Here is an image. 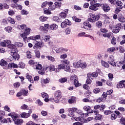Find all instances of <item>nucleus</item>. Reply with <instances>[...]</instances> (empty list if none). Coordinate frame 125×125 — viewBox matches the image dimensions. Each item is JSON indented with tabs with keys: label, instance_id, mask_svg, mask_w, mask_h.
Returning <instances> with one entry per match:
<instances>
[{
	"label": "nucleus",
	"instance_id": "1",
	"mask_svg": "<svg viewBox=\"0 0 125 125\" xmlns=\"http://www.w3.org/2000/svg\"><path fill=\"white\" fill-rule=\"evenodd\" d=\"M8 52L11 54V56L8 58L10 61H13V60H18L20 58L19 55L17 53L18 52V49L16 47L11 48L9 47Z\"/></svg>",
	"mask_w": 125,
	"mask_h": 125
},
{
	"label": "nucleus",
	"instance_id": "2",
	"mask_svg": "<svg viewBox=\"0 0 125 125\" xmlns=\"http://www.w3.org/2000/svg\"><path fill=\"white\" fill-rule=\"evenodd\" d=\"M69 64H70V62L68 60L66 59L62 60L61 61V64L58 65V68L59 70H64L65 72L70 73V72H71L70 66L66 65H69Z\"/></svg>",
	"mask_w": 125,
	"mask_h": 125
},
{
	"label": "nucleus",
	"instance_id": "3",
	"mask_svg": "<svg viewBox=\"0 0 125 125\" xmlns=\"http://www.w3.org/2000/svg\"><path fill=\"white\" fill-rule=\"evenodd\" d=\"M100 18V16L97 15L91 14L90 15V18L87 19L89 22H91L92 23H94L96 21H98Z\"/></svg>",
	"mask_w": 125,
	"mask_h": 125
},
{
	"label": "nucleus",
	"instance_id": "4",
	"mask_svg": "<svg viewBox=\"0 0 125 125\" xmlns=\"http://www.w3.org/2000/svg\"><path fill=\"white\" fill-rule=\"evenodd\" d=\"M73 66L75 68H86L87 64L85 62L83 63V61H79L77 62H74Z\"/></svg>",
	"mask_w": 125,
	"mask_h": 125
},
{
	"label": "nucleus",
	"instance_id": "5",
	"mask_svg": "<svg viewBox=\"0 0 125 125\" xmlns=\"http://www.w3.org/2000/svg\"><path fill=\"white\" fill-rule=\"evenodd\" d=\"M0 45L4 47H6V46L9 47H14V45L11 44V42L9 40L4 41V42L0 43Z\"/></svg>",
	"mask_w": 125,
	"mask_h": 125
},
{
	"label": "nucleus",
	"instance_id": "6",
	"mask_svg": "<svg viewBox=\"0 0 125 125\" xmlns=\"http://www.w3.org/2000/svg\"><path fill=\"white\" fill-rule=\"evenodd\" d=\"M54 97L55 99V102L56 103H59V100H60L61 97H62L61 96V91H56L55 92Z\"/></svg>",
	"mask_w": 125,
	"mask_h": 125
},
{
	"label": "nucleus",
	"instance_id": "7",
	"mask_svg": "<svg viewBox=\"0 0 125 125\" xmlns=\"http://www.w3.org/2000/svg\"><path fill=\"white\" fill-rule=\"evenodd\" d=\"M53 52H56L57 53H61V52H65V51H68V49L63 47H55L53 50Z\"/></svg>",
	"mask_w": 125,
	"mask_h": 125
},
{
	"label": "nucleus",
	"instance_id": "8",
	"mask_svg": "<svg viewBox=\"0 0 125 125\" xmlns=\"http://www.w3.org/2000/svg\"><path fill=\"white\" fill-rule=\"evenodd\" d=\"M121 29H122V23H118L115 26V28L113 30L112 32L114 34H118Z\"/></svg>",
	"mask_w": 125,
	"mask_h": 125
},
{
	"label": "nucleus",
	"instance_id": "9",
	"mask_svg": "<svg viewBox=\"0 0 125 125\" xmlns=\"http://www.w3.org/2000/svg\"><path fill=\"white\" fill-rule=\"evenodd\" d=\"M0 65L3 68L6 70L8 69V64H7V62L5 61L4 59H1L0 61Z\"/></svg>",
	"mask_w": 125,
	"mask_h": 125
},
{
	"label": "nucleus",
	"instance_id": "10",
	"mask_svg": "<svg viewBox=\"0 0 125 125\" xmlns=\"http://www.w3.org/2000/svg\"><path fill=\"white\" fill-rule=\"evenodd\" d=\"M46 69H48L50 72H53V71H55L56 73L59 72V68L58 67V69H55V66L52 64H50L47 67H46Z\"/></svg>",
	"mask_w": 125,
	"mask_h": 125
},
{
	"label": "nucleus",
	"instance_id": "11",
	"mask_svg": "<svg viewBox=\"0 0 125 125\" xmlns=\"http://www.w3.org/2000/svg\"><path fill=\"white\" fill-rule=\"evenodd\" d=\"M67 25H71V22L68 19H65L64 21L61 23V26L62 28H65L67 27Z\"/></svg>",
	"mask_w": 125,
	"mask_h": 125
},
{
	"label": "nucleus",
	"instance_id": "12",
	"mask_svg": "<svg viewBox=\"0 0 125 125\" xmlns=\"http://www.w3.org/2000/svg\"><path fill=\"white\" fill-rule=\"evenodd\" d=\"M100 6V3H96L93 5H92L89 6V9L91 10H94V11H96V10H98V7Z\"/></svg>",
	"mask_w": 125,
	"mask_h": 125
},
{
	"label": "nucleus",
	"instance_id": "13",
	"mask_svg": "<svg viewBox=\"0 0 125 125\" xmlns=\"http://www.w3.org/2000/svg\"><path fill=\"white\" fill-rule=\"evenodd\" d=\"M97 78L98 77V73L97 72H94L93 73L90 72L87 74V78L90 79V78Z\"/></svg>",
	"mask_w": 125,
	"mask_h": 125
},
{
	"label": "nucleus",
	"instance_id": "14",
	"mask_svg": "<svg viewBox=\"0 0 125 125\" xmlns=\"http://www.w3.org/2000/svg\"><path fill=\"white\" fill-rule=\"evenodd\" d=\"M8 116H9L10 117H11L12 119H13V121H15V120H16L18 117H19V115L14 112H12L10 113H9L8 114Z\"/></svg>",
	"mask_w": 125,
	"mask_h": 125
},
{
	"label": "nucleus",
	"instance_id": "15",
	"mask_svg": "<svg viewBox=\"0 0 125 125\" xmlns=\"http://www.w3.org/2000/svg\"><path fill=\"white\" fill-rule=\"evenodd\" d=\"M33 67L36 70H42V66L41 64H40V63L36 62L34 63Z\"/></svg>",
	"mask_w": 125,
	"mask_h": 125
},
{
	"label": "nucleus",
	"instance_id": "16",
	"mask_svg": "<svg viewBox=\"0 0 125 125\" xmlns=\"http://www.w3.org/2000/svg\"><path fill=\"white\" fill-rule=\"evenodd\" d=\"M77 113L78 114L80 115V117H81V118H86V117L88 116V113H83L80 111H78Z\"/></svg>",
	"mask_w": 125,
	"mask_h": 125
},
{
	"label": "nucleus",
	"instance_id": "17",
	"mask_svg": "<svg viewBox=\"0 0 125 125\" xmlns=\"http://www.w3.org/2000/svg\"><path fill=\"white\" fill-rule=\"evenodd\" d=\"M110 9H111V8H110L108 5L105 4L103 5V10L104 12H108V11H110Z\"/></svg>",
	"mask_w": 125,
	"mask_h": 125
},
{
	"label": "nucleus",
	"instance_id": "18",
	"mask_svg": "<svg viewBox=\"0 0 125 125\" xmlns=\"http://www.w3.org/2000/svg\"><path fill=\"white\" fill-rule=\"evenodd\" d=\"M14 122L16 125H22L23 123V120L17 118L16 120H14Z\"/></svg>",
	"mask_w": 125,
	"mask_h": 125
},
{
	"label": "nucleus",
	"instance_id": "19",
	"mask_svg": "<svg viewBox=\"0 0 125 125\" xmlns=\"http://www.w3.org/2000/svg\"><path fill=\"white\" fill-rule=\"evenodd\" d=\"M31 116V114L30 113H26V112H23L21 114V118H23L24 119H27V118H29Z\"/></svg>",
	"mask_w": 125,
	"mask_h": 125
},
{
	"label": "nucleus",
	"instance_id": "20",
	"mask_svg": "<svg viewBox=\"0 0 125 125\" xmlns=\"http://www.w3.org/2000/svg\"><path fill=\"white\" fill-rule=\"evenodd\" d=\"M76 101H77L76 97H72L68 100V103L70 104H73V103H76Z\"/></svg>",
	"mask_w": 125,
	"mask_h": 125
},
{
	"label": "nucleus",
	"instance_id": "21",
	"mask_svg": "<svg viewBox=\"0 0 125 125\" xmlns=\"http://www.w3.org/2000/svg\"><path fill=\"white\" fill-rule=\"evenodd\" d=\"M8 68H18V65L16 63H11L8 64Z\"/></svg>",
	"mask_w": 125,
	"mask_h": 125
},
{
	"label": "nucleus",
	"instance_id": "22",
	"mask_svg": "<svg viewBox=\"0 0 125 125\" xmlns=\"http://www.w3.org/2000/svg\"><path fill=\"white\" fill-rule=\"evenodd\" d=\"M118 19L120 22H122V23H125V18L123 15L119 16Z\"/></svg>",
	"mask_w": 125,
	"mask_h": 125
},
{
	"label": "nucleus",
	"instance_id": "23",
	"mask_svg": "<svg viewBox=\"0 0 125 125\" xmlns=\"http://www.w3.org/2000/svg\"><path fill=\"white\" fill-rule=\"evenodd\" d=\"M50 29L53 30H57L58 29V26L56 24H53L50 26Z\"/></svg>",
	"mask_w": 125,
	"mask_h": 125
},
{
	"label": "nucleus",
	"instance_id": "24",
	"mask_svg": "<svg viewBox=\"0 0 125 125\" xmlns=\"http://www.w3.org/2000/svg\"><path fill=\"white\" fill-rule=\"evenodd\" d=\"M115 50H119V48H116V49L115 47H111L107 49V52H114Z\"/></svg>",
	"mask_w": 125,
	"mask_h": 125
},
{
	"label": "nucleus",
	"instance_id": "25",
	"mask_svg": "<svg viewBox=\"0 0 125 125\" xmlns=\"http://www.w3.org/2000/svg\"><path fill=\"white\" fill-rule=\"evenodd\" d=\"M22 47L23 46V43L20 42H16L15 44H14V47Z\"/></svg>",
	"mask_w": 125,
	"mask_h": 125
},
{
	"label": "nucleus",
	"instance_id": "26",
	"mask_svg": "<svg viewBox=\"0 0 125 125\" xmlns=\"http://www.w3.org/2000/svg\"><path fill=\"white\" fill-rule=\"evenodd\" d=\"M50 79L48 78H46L45 79H43L41 80L42 83H48Z\"/></svg>",
	"mask_w": 125,
	"mask_h": 125
},
{
	"label": "nucleus",
	"instance_id": "27",
	"mask_svg": "<svg viewBox=\"0 0 125 125\" xmlns=\"http://www.w3.org/2000/svg\"><path fill=\"white\" fill-rule=\"evenodd\" d=\"M26 79H27L29 82H30V83H34V80H33V78L31 76V75H27L26 76Z\"/></svg>",
	"mask_w": 125,
	"mask_h": 125
},
{
	"label": "nucleus",
	"instance_id": "28",
	"mask_svg": "<svg viewBox=\"0 0 125 125\" xmlns=\"http://www.w3.org/2000/svg\"><path fill=\"white\" fill-rule=\"evenodd\" d=\"M112 34H113L112 33H104L103 34V37H104V38H108V39H110L111 38V37L112 36Z\"/></svg>",
	"mask_w": 125,
	"mask_h": 125
},
{
	"label": "nucleus",
	"instance_id": "29",
	"mask_svg": "<svg viewBox=\"0 0 125 125\" xmlns=\"http://www.w3.org/2000/svg\"><path fill=\"white\" fill-rule=\"evenodd\" d=\"M47 19H48V18L47 17H44L43 16H42L40 17V20L42 22H45V21H46Z\"/></svg>",
	"mask_w": 125,
	"mask_h": 125
},
{
	"label": "nucleus",
	"instance_id": "30",
	"mask_svg": "<svg viewBox=\"0 0 125 125\" xmlns=\"http://www.w3.org/2000/svg\"><path fill=\"white\" fill-rule=\"evenodd\" d=\"M72 111L73 113H75V112H77V111H78V108H77L76 107L68 108V112H72Z\"/></svg>",
	"mask_w": 125,
	"mask_h": 125
},
{
	"label": "nucleus",
	"instance_id": "31",
	"mask_svg": "<svg viewBox=\"0 0 125 125\" xmlns=\"http://www.w3.org/2000/svg\"><path fill=\"white\" fill-rule=\"evenodd\" d=\"M30 31H31V28H28L25 29V31L22 34L23 35H25V36H28L30 34Z\"/></svg>",
	"mask_w": 125,
	"mask_h": 125
},
{
	"label": "nucleus",
	"instance_id": "32",
	"mask_svg": "<svg viewBox=\"0 0 125 125\" xmlns=\"http://www.w3.org/2000/svg\"><path fill=\"white\" fill-rule=\"evenodd\" d=\"M35 53L37 58H40V57H41V53L40 52V51L38 49L36 50L35 51Z\"/></svg>",
	"mask_w": 125,
	"mask_h": 125
},
{
	"label": "nucleus",
	"instance_id": "33",
	"mask_svg": "<svg viewBox=\"0 0 125 125\" xmlns=\"http://www.w3.org/2000/svg\"><path fill=\"white\" fill-rule=\"evenodd\" d=\"M76 80H78V77L76 75H73L70 77V81L74 82Z\"/></svg>",
	"mask_w": 125,
	"mask_h": 125
},
{
	"label": "nucleus",
	"instance_id": "34",
	"mask_svg": "<svg viewBox=\"0 0 125 125\" xmlns=\"http://www.w3.org/2000/svg\"><path fill=\"white\" fill-rule=\"evenodd\" d=\"M46 58L48 59L51 62H54L55 61V59L51 56H47Z\"/></svg>",
	"mask_w": 125,
	"mask_h": 125
},
{
	"label": "nucleus",
	"instance_id": "35",
	"mask_svg": "<svg viewBox=\"0 0 125 125\" xmlns=\"http://www.w3.org/2000/svg\"><path fill=\"white\" fill-rule=\"evenodd\" d=\"M101 62L102 65L105 67V68H109V64L107 62H106L103 61H102Z\"/></svg>",
	"mask_w": 125,
	"mask_h": 125
},
{
	"label": "nucleus",
	"instance_id": "36",
	"mask_svg": "<svg viewBox=\"0 0 125 125\" xmlns=\"http://www.w3.org/2000/svg\"><path fill=\"white\" fill-rule=\"evenodd\" d=\"M60 83H66L67 82V78H62L59 80Z\"/></svg>",
	"mask_w": 125,
	"mask_h": 125
},
{
	"label": "nucleus",
	"instance_id": "37",
	"mask_svg": "<svg viewBox=\"0 0 125 125\" xmlns=\"http://www.w3.org/2000/svg\"><path fill=\"white\" fill-rule=\"evenodd\" d=\"M18 67L19 68L24 69V68H25V64L23 62H20L19 64H18Z\"/></svg>",
	"mask_w": 125,
	"mask_h": 125
},
{
	"label": "nucleus",
	"instance_id": "38",
	"mask_svg": "<svg viewBox=\"0 0 125 125\" xmlns=\"http://www.w3.org/2000/svg\"><path fill=\"white\" fill-rule=\"evenodd\" d=\"M8 21L11 24H15V21H14V20L10 17H9L8 18Z\"/></svg>",
	"mask_w": 125,
	"mask_h": 125
},
{
	"label": "nucleus",
	"instance_id": "39",
	"mask_svg": "<svg viewBox=\"0 0 125 125\" xmlns=\"http://www.w3.org/2000/svg\"><path fill=\"white\" fill-rule=\"evenodd\" d=\"M60 16L62 18L65 19L67 17V13L65 12H62L60 13Z\"/></svg>",
	"mask_w": 125,
	"mask_h": 125
},
{
	"label": "nucleus",
	"instance_id": "40",
	"mask_svg": "<svg viewBox=\"0 0 125 125\" xmlns=\"http://www.w3.org/2000/svg\"><path fill=\"white\" fill-rule=\"evenodd\" d=\"M55 5L57 8H60L61 7V2H55Z\"/></svg>",
	"mask_w": 125,
	"mask_h": 125
},
{
	"label": "nucleus",
	"instance_id": "41",
	"mask_svg": "<svg viewBox=\"0 0 125 125\" xmlns=\"http://www.w3.org/2000/svg\"><path fill=\"white\" fill-rule=\"evenodd\" d=\"M117 88H123L124 83H122V81L117 85Z\"/></svg>",
	"mask_w": 125,
	"mask_h": 125
},
{
	"label": "nucleus",
	"instance_id": "42",
	"mask_svg": "<svg viewBox=\"0 0 125 125\" xmlns=\"http://www.w3.org/2000/svg\"><path fill=\"white\" fill-rule=\"evenodd\" d=\"M95 119L98 121H101V120H102V116L100 114H98L95 117Z\"/></svg>",
	"mask_w": 125,
	"mask_h": 125
},
{
	"label": "nucleus",
	"instance_id": "43",
	"mask_svg": "<svg viewBox=\"0 0 125 125\" xmlns=\"http://www.w3.org/2000/svg\"><path fill=\"white\" fill-rule=\"evenodd\" d=\"M35 46H39V47H42L43 46V43H42V42H39L36 43V44H35Z\"/></svg>",
	"mask_w": 125,
	"mask_h": 125
},
{
	"label": "nucleus",
	"instance_id": "44",
	"mask_svg": "<svg viewBox=\"0 0 125 125\" xmlns=\"http://www.w3.org/2000/svg\"><path fill=\"white\" fill-rule=\"evenodd\" d=\"M21 92L24 96H27V94H28V90H21Z\"/></svg>",
	"mask_w": 125,
	"mask_h": 125
},
{
	"label": "nucleus",
	"instance_id": "45",
	"mask_svg": "<svg viewBox=\"0 0 125 125\" xmlns=\"http://www.w3.org/2000/svg\"><path fill=\"white\" fill-rule=\"evenodd\" d=\"M116 4L117 5H118V6H120L121 8V9H122V8H123V2L121 1H117L116 2Z\"/></svg>",
	"mask_w": 125,
	"mask_h": 125
},
{
	"label": "nucleus",
	"instance_id": "46",
	"mask_svg": "<svg viewBox=\"0 0 125 125\" xmlns=\"http://www.w3.org/2000/svg\"><path fill=\"white\" fill-rule=\"evenodd\" d=\"M74 84L76 87H78V86H80L81 85V84L79 83V81H78V80H75V81L74 82Z\"/></svg>",
	"mask_w": 125,
	"mask_h": 125
},
{
	"label": "nucleus",
	"instance_id": "47",
	"mask_svg": "<svg viewBox=\"0 0 125 125\" xmlns=\"http://www.w3.org/2000/svg\"><path fill=\"white\" fill-rule=\"evenodd\" d=\"M83 110H84V111H86V112H87V111H89V110H90L91 108L90 107V106L88 105H85L83 107Z\"/></svg>",
	"mask_w": 125,
	"mask_h": 125
},
{
	"label": "nucleus",
	"instance_id": "48",
	"mask_svg": "<svg viewBox=\"0 0 125 125\" xmlns=\"http://www.w3.org/2000/svg\"><path fill=\"white\" fill-rule=\"evenodd\" d=\"M42 95L43 98H48V97H49V96H48V94L44 92L42 93Z\"/></svg>",
	"mask_w": 125,
	"mask_h": 125
},
{
	"label": "nucleus",
	"instance_id": "49",
	"mask_svg": "<svg viewBox=\"0 0 125 125\" xmlns=\"http://www.w3.org/2000/svg\"><path fill=\"white\" fill-rule=\"evenodd\" d=\"M96 26L97 27H98V28H99L100 27H101V26H102V22H101V21H97L96 23Z\"/></svg>",
	"mask_w": 125,
	"mask_h": 125
},
{
	"label": "nucleus",
	"instance_id": "50",
	"mask_svg": "<svg viewBox=\"0 0 125 125\" xmlns=\"http://www.w3.org/2000/svg\"><path fill=\"white\" fill-rule=\"evenodd\" d=\"M5 30H6L8 33H10L11 32V30H12V27L10 26H8L7 27H5Z\"/></svg>",
	"mask_w": 125,
	"mask_h": 125
},
{
	"label": "nucleus",
	"instance_id": "51",
	"mask_svg": "<svg viewBox=\"0 0 125 125\" xmlns=\"http://www.w3.org/2000/svg\"><path fill=\"white\" fill-rule=\"evenodd\" d=\"M21 108L22 109V110H28V105L24 104L23 105H22L21 107Z\"/></svg>",
	"mask_w": 125,
	"mask_h": 125
},
{
	"label": "nucleus",
	"instance_id": "52",
	"mask_svg": "<svg viewBox=\"0 0 125 125\" xmlns=\"http://www.w3.org/2000/svg\"><path fill=\"white\" fill-rule=\"evenodd\" d=\"M115 119H117V115L114 113L112 114L111 115V120L114 121Z\"/></svg>",
	"mask_w": 125,
	"mask_h": 125
},
{
	"label": "nucleus",
	"instance_id": "53",
	"mask_svg": "<svg viewBox=\"0 0 125 125\" xmlns=\"http://www.w3.org/2000/svg\"><path fill=\"white\" fill-rule=\"evenodd\" d=\"M4 116V111H0V121L2 119V117Z\"/></svg>",
	"mask_w": 125,
	"mask_h": 125
},
{
	"label": "nucleus",
	"instance_id": "54",
	"mask_svg": "<svg viewBox=\"0 0 125 125\" xmlns=\"http://www.w3.org/2000/svg\"><path fill=\"white\" fill-rule=\"evenodd\" d=\"M65 33L66 35H70L71 34V28H67L65 30Z\"/></svg>",
	"mask_w": 125,
	"mask_h": 125
},
{
	"label": "nucleus",
	"instance_id": "55",
	"mask_svg": "<svg viewBox=\"0 0 125 125\" xmlns=\"http://www.w3.org/2000/svg\"><path fill=\"white\" fill-rule=\"evenodd\" d=\"M108 63H110V65H112V66H113V67H116V62L113 61H109Z\"/></svg>",
	"mask_w": 125,
	"mask_h": 125
},
{
	"label": "nucleus",
	"instance_id": "56",
	"mask_svg": "<svg viewBox=\"0 0 125 125\" xmlns=\"http://www.w3.org/2000/svg\"><path fill=\"white\" fill-rule=\"evenodd\" d=\"M84 26H86L87 27H89V28H91V24L89 22H84Z\"/></svg>",
	"mask_w": 125,
	"mask_h": 125
},
{
	"label": "nucleus",
	"instance_id": "57",
	"mask_svg": "<svg viewBox=\"0 0 125 125\" xmlns=\"http://www.w3.org/2000/svg\"><path fill=\"white\" fill-rule=\"evenodd\" d=\"M93 92H94V93L95 94H97V93H99V92H100V89L99 88H95L93 90Z\"/></svg>",
	"mask_w": 125,
	"mask_h": 125
},
{
	"label": "nucleus",
	"instance_id": "58",
	"mask_svg": "<svg viewBox=\"0 0 125 125\" xmlns=\"http://www.w3.org/2000/svg\"><path fill=\"white\" fill-rule=\"evenodd\" d=\"M4 109L5 111H7V112H10V111H11L10 108H9V107H8V106L5 105L4 107Z\"/></svg>",
	"mask_w": 125,
	"mask_h": 125
},
{
	"label": "nucleus",
	"instance_id": "59",
	"mask_svg": "<svg viewBox=\"0 0 125 125\" xmlns=\"http://www.w3.org/2000/svg\"><path fill=\"white\" fill-rule=\"evenodd\" d=\"M72 18H73V20L74 21H75V22H81V21H82V20L77 18V17H73Z\"/></svg>",
	"mask_w": 125,
	"mask_h": 125
},
{
	"label": "nucleus",
	"instance_id": "60",
	"mask_svg": "<svg viewBox=\"0 0 125 125\" xmlns=\"http://www.w3.org/2000/svg\"><path fill=\"white\" fill-rule=\"evenodd\" d=\"M53 20L54 21H56L57 22H59V21H60L59 18L58 17H56V16H54L53 17Z\"/></svg>",
	"mask_w": 125,
	"mask_h": 125
},
{
	"label": "nucleus",
	"instance_id": "61",
	"mask_svg": "<svg viewBox=\"0 0 125 125\" xmlns=\"http://www.w3.org/2000/svg\"><path fill=\"white\" fill-rule=\"evenodd\" d=\"M111 42L112 44H113L114 45L116 44V38H115V37L112 38V40H111Z\"/></svg>",
	"mask_w": 125,
	"mask_h": 125
},
{
	"label": "nucleus",
	"instance_id": "62",
	"mask_svg": "<svg viewBox=\"0 0 125 125\" xmlns=\"http://www.w3.org/2000/svg\"><path fill=\"white\" fill-rule=\"evenodd\" d=\"M83 88H84V89H86V90H88V89H89L90 88L88 85L85 84L83 85Z\"/></svg>",
	"mask_w": 125,
	"mask_h": 125
},
{
	"label": "nucleus",
	"instance_id": "63",
	"mask_svg": "<svg viewBox=\"0 0 125 125\" xmlns=\"http://www.w3.org/2000/svg\"><path fill=\"white\" fill-rule=\"evenodd\" d=\"M120 123L122 124V125H125V118H122L120 119Z\"/></svg>",
	"mask_w": 125,
	"mask_h": 125
},
{
	"label": "nucleus",
	"instance_id": "64",
	"mask_svg": "<svg viewBox=\"0 0 125 125\" xmlns=\"http://www.w3.org/2000/svg\"><path fill=\"white\" fill-rule=\"evenodd\" d=\"M14 87H19V86H20V83L16 82V83H14Z\"/></svg>",
	"mask_w": 125,
	"mask_h": 125
}]
</instances>
